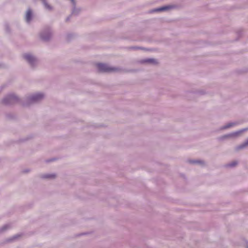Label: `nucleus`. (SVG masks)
Instances as JSON below:
<instances>
[{"label": "nucleus", "instance_id": "dca6fc26", "mask_svg": "<svg viewBox=\"0 0 248 248\" xmlns=\"http://www.w3.org/2000/svg\"><path fill=\"white\" fill-rule=\"evenodd\" d=\"M248 145V141L246 143V144L245 145H244L243 146H245L246 145Z\"/></svg>", "mask_w": 248, "mask_h": 248}, {"label": "nucleus", "instance_id": "f8f14e48", "mask_svg": "<svg viewBox=\"0 0 248 248\" xmlns=\"http://www.w3.org/2000/svg\"><path fill=\"white\" fill-rule=\"evenodd\" d=\"M236 164V163L235 162H233L232 164H231L230 166H234Z\"/></svg>", "mask_w": 248, "mask_h": 248}, {"label": "nucleus", "instance_id": "1a4fd4ad", "mask_svg": "<svg viewBox=\"0 0 248 248\" xmlns=\"http://www.w3.org/2000/svg\"><path fill=\"white\" fill-rule=\"evenodd\" d=\"M9 98L11 100H14L15 99H16V97L14 95H11L9 97Z\"/></svg>", "mask_w": 248, "mask_h": 248}, {"label": "nucleus", "instance_id": "ddd939ff", "mask_svg": "<svg viewBox=\"0 0 248 248\" xmlns=\"http://www.w3.org/2000/svg\"><path fill=\"white\" fill-rule=\"evenodd\" d=\"M54 176V175H49V176H46V177L47 178H50V177H53Z\"/></svg>", "mask_w": 248, "mask_h": 248}, {"label": "nucleus", "instance_id": "9b49d317", "mask_svg": "<svg viewBox=\"0 0 248 248\" xmlns=\"http://www.w3.org/2000/svg\"><path fill=\"white\" fill-rule=\"evenodd\" d=\"M72 4L73 5V6H75L76 5V1H75V0H70Z\"/></svg>", "mask_w": 248, "mask_h": 248}, {"label": "nucleus", "instance_id": "f257e3e1", "mask_svg": "<svg viewBox=\"0 0 248 248\" xmlns=\"http://www.w3.org/2000/svg\"><path fill=\"white\" fill-rule=\"evenodd\" d=\"M178 7V6L177 5H164L158 8H155L152 10H151L149 13H153L154 12H163L165 11L168 10L170 9H174L175 8H177Z\"/></svg>", "mask_w": 248, "mask_h": 248}, {"label": "nucleus", "instance_id": "0eeeda50", "mask_svg": "<svg viewBox=\"0 0 248 248\" xmlns=\"http://www.w3.org/2000/svg\"><path fill=\"white\" fill-rule=\"evenodd\" d=\"M73 9L72 10V14L74 15L75 16H78L80 10L79 9H77L76 8V5L73 6Z\"/></svg>", "mask_w": 248, "mask_h": 248}, {"label": "nucleus", "instance_id": "7ed1b4c3", "mask_svg": "<svg viewBox=\"0 0 248 248\" xmlns=\"http://www.w3.org/2000/svg\"><path fill=\"white\" fill-rule=\"evenodd\" d=\"M33 17L34 15L32 9L30 7L28 8L24 17L25 21L28 24L31 23Z\"/></svg>", "mask_w": 248, "mask_h": 248}, {"label": "nucleus", "instance_id": "9d476101", "mask_svg": "<svg viewBox=\"0 0 248 248\" xmlns=\"http://www.w3.org/2000/svg\"><path fill=\"white\" fill-rule=\"evenodd\" d=\"M147 62H153V63H154L155 62V61L154 60L149 59V60H148L147 61Z\"/></svg>", "mask_w": 248, "mask_h": 248}, {"label": "nucleus", "instance_id": "423d86ee", "mask_svg": "<svg viewBox=\"0 0 248 248\" xmlns=\"http://www.w3.org/2000/svg\"><path fill=\"white\" fill-rule=\"evenodd\" d=\"M42 1L43 5L46 9L48 10H52L53 7L47 3L46 0H42Z\"/></svg>", "mask_w": 248, "mask_h": 248}, {"label": "nucleus", "instance_id": "4468645a", "mask_svg": "<svg viewBox=\"0 0 248 248\" xmlns=\"http://www.w3.org/2000/svg\"><path fill=\"white\" fill-rule=\"evenodd\" d=\"M6 29L7 30V31H9V30H10L8 26H7Z\"/></svg>", "mask_w": 248, "mask_h": 248}, {"label": "nucleus", "instance_id": "20e7f679", "mask_svg": "<svg viewBox=\"0 0 248 248\" xmlns=\"http://www.w3.org/2000/svg\"><path fill=\"white\" fill-rule=\"evenodd\" d=\"M24 57L31 64H33V62L35 61V59L30 54H25Z\"/></svg>", "mask_w": 248, "mask_h": 248}, {"label": "nucleus", "instance_id": "f03ea898", "mask_svg": "<svg viewBox=\"0 0 248 248\" xmlns=\"http://www.w3.org/2000/svg\"><path fill=\"white\" fill-rule=\"evenodd\" d=\"M96 66L100 72H109L116 70V68L110 67L108 65L103 63H98L96 64Z\"/></svg>", "mask_w": 248, "mask_h": 248}, {"label": "nucleus", "instance_id": "6e6552de", "mask_svg": "<svg viewBox=\"0 0 248 248\" xmlns=\"http://www.w3.org/2000/svg\"><path fill=\"white\" fill-rule=\"evenodd\" d=\"M240 133V132H236V133L232 134L231 135H230V136H231V137H235V136L238 135Z\"/></svg>", "mask_w": 248, "mask_h": 248}, {"label": "nucleus", "instance_id": "39448f33", "mask_svg": "<svg viewBox=\"0 0 248 248\" xmlns=\"http://www.w3.org/2000/svg\"><path fill=\"white\" fill-rule=\"evenodd\" d=\"M43 97V94L42 93H38L34 95H33L32 98L31 100L33 101H38L41 98Z\"/></svg>", "mask_w": 248, "mask_h": 248}, {"label": "nucleus", "instance_id": "2eb2a0df", "mask_svg": "<svg viewBox=\"0 0 248 248\" xmlns=\"http://www.w3.org/2000/svg\"><path fill=\"white\" fill-rule=\"evenodd\" d=\"M70 19V16L68 17L67 18H66V20L68 21Z\"/></svg>", "mask_w": 248, "mask_h": 248}]
</instances>
